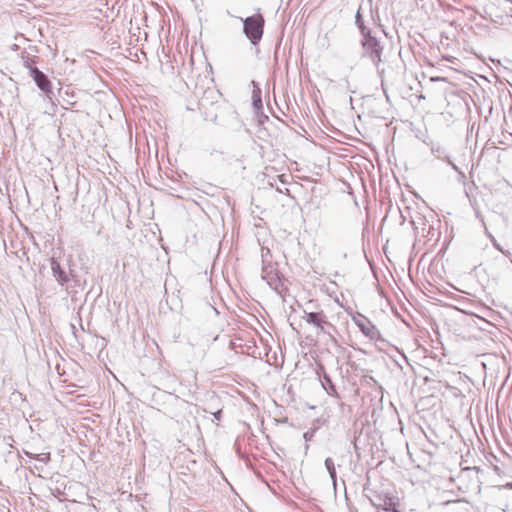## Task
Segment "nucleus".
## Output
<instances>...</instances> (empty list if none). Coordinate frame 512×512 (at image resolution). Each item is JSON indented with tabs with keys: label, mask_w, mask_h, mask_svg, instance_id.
Masks as SVG:
<instances>
[{
	"label": "nucleus",
	"mask_w": 512,
	"mask_h": 512,
	"mask_svg": "<svg viewBox=\"0 0 512 512\" xmlns=\"http://www.w3.org/2000/svg\"><path fill=\"white\" fill-rule=\"evenodd\" d=\"M243 22V32L249 39L252 45H257L263 36L264 32V17L257 13L246 18H240Z\"/></svg>",
	"instance_id": "nucleus-1"
},
{
	"label": "nucleus",
	"mask_w": 512,
	"mask_h": 512,
	"mask_svg": "<svg viewBox=\"0 0 512 512\" xmlns=\"http://www.w3.org/2000/svg\"><path fill=\"white\" fill-rule=\"evenodd\" d=\"M216 110L217 112L214 115L205 112V119L212 121L216 125L227 127H234L239 124L238 113L232 106L228 104L217 105Z\"/></svg>",
	"instance_id": "nucleus-2"
},
{
	"label": "nucleus",
	"mask_w": 512,
	"mask_h": 512,
	"mask_svg": "<svg viewBox=\"0 0 512 512\" xmlns=\"http://www.w3.org/2000/svg\"><path fill=\"white\" fill-rule=\"evenodd\" d=\"M361 45L364 50L363 56H368L378 71H380L379 65L382 61L381 55L383 52V47L381 46L380 42L376 39V37L372 36L371 33H368L363 36Z\"/></svg>",
	"instance_id": "nucleus-3"
},
{
	"label": "nucleus",
	"mask_w": 512,
	"mask_h": 512,
	"mask_svg": "<svg viewBox=\"0 0 512 512\" xmlns=\"http://www.w3.org/2000/svg\"><path fill=\"white\" fill-rule=\"evenodd\" d=\"M50 267L52 270L53 277L61 287H65L66 291L69 290V284L71 281H73L75 284L78 282L76 276L73 273V270L69 269V271L67 272L65 268L55 258L51 259Z\"/></svg>",
	"instance_id": "nucleus-4"
},
{
	"label": "nucleus",
	"mask_w": 512,
	"mask_h": 512,
	"mask_svg": "<svg viewBox=\"0 0 512 512\" xmlns=\"http://www.w3.org/2000/svg\"><path fill=\"white\" fill-rule=\"evenodd\" d=\"M303 319L314 325L321 333L331 335V331L335 330V326L332 325L328 320L323 311L320 312H307L304 311Z\"/></svg>",
	"instance_id": "nucleus-5"
},
{
	"label": "nucleus",
	"mask_w": 512,
	"mask_h": 512,
	"mask_svg": "<svg viewBox=\"0 0 512 512\" xmlns=\"http://www.w3.org/2000/svg\"><path fill=\"white\" fill-rule=\"evenodd\" d=\"M262 278L271 288H277L279 283V276L274 264H266V260H263Z\"/></svg>",
	"instance_id": "nucleus-6"
},
{
	"label": "nucleus",
	"mask_w": 512,
	"mask_h": 512,
	"mask_svg": "<svg viewBox=\"0 0 512 512\" xmlns=\"http://www.w3.org/2000/svg\"><path fill=\"white\" fill-rule=\"evenodd\" d=\"M32 79L36 83L37 87L43 91L48 97L52 93L51 81L42 71L39 69H32Z\"/></svg>",
	"instance_id": "nucleus-7"
},
{
	"label": "nucleus",
	"mask_w": 512,
	"mask_h": 512,
	"mask_svg": "<svg viewBox=\"0 0 512 512\" xmlns=\"http://www.w3.org/2000/svg\"><path fill=\"white\" fill-rule=\"evenodd\" d=\"M471 96L463 90H451L450 89V104H457L460 108H468V101Z\"/></svg>",
	"instance_id": "nucleus-8"
},
{
	"label": "nucleus",
	"mask_w": 512,
	"mask_h": 512,
	"mask_svg": "<svg viewBox=\"0 0 512 512\" xmlns=\"http://www.w3.org/2000/svg\"><path fill=\"white\" fill-rule=\"evenodd\" d=\"M357 326L361 330V332L371 340L378 339L380 336V332L375 325H373L370 321L367 320L364 322H357Z\"/></svg>",
	"instance_id": "nucleus-9"
},
{
	"label": "nucleus",
	"mask_w": 512,
	"mask_h": 512,
	"mask_svg": "<svg viewBox=\"0 0 512 512\" xmlns=\"http://www.w3.org/2000/svg\"><path fill=\"white\" fill-rule=\"evenodd\" d=\"M321 383L323 388L329 395L339 398L336 386L334 385L331 377L328 374L324 373L323 380L321 381Z\"/></svg>",
	"instance_id": "nucleus-10"
},
{
	"label": "nucleus",
	"mask_w": 512,
	"mask_h": 512,
	"mask_svg": "<svg viewBox=\"0 0 512 512\" xmlns=\"http://www.w3.org/2000/svg\"><path fill=\"white\" fill-rule=\"evenodd\" d=\"M253 84H254V89H253V93H252L253 106L258 111V110H261L263 107L262 99H261V90L259 87L256 86V84L254 82H253Z\"/></svg>",
	"instance_id": "nucleus-11"
},
{
	"label": "nucleus",
	"mask_w": 512,
	"mask_h": 512,
	"mask_svg": "<svg viewBox=\"0 0 512 512\" xmlns=\"http://www.w3.org/2000/svg\"><path fill=\"white\" fill-rule=\"evenodd\" d=\"M325 467L329 473V476L333 482L334 485H336V469H335V465H334V461L332 460V458L328 457L325 459Z\"/></svg>",
	"instance_id": "nucleus-12"
},
{
	"label": "nucleus",
	"mask_w": 512,
	"mask_h": 512,
	"mask_svg": "<svg viewBox=\"0 0 512 512\" xmlns=\"http://www.w3.org/2000/svg\"><path fill=\"white\" fill-rule=\"evenodd\" d=\"M447 247V241L446 238L443 241L442 248L439 251L438 258L435 260L433 264L434 269H438V266L441 265L442 270L444 271V254H445V248Z\"/></svg>",
	"instance_id": "nucleus-13"
},
{
	"label": "nucleus",
	"mask_w": 512,
	"mask_h": 512,
	"mask_svg": "<svg viewBox=\"0 0 512 512\" xmlns=\"http://www.w3.org/2000/svg\"><path fill=\"white\" fill-rule=\"evenodd\" d=\"M355 24L359 28L362 36H364V35H366L368 33H371L370 30L364 25V21H363V18H362V15H361L360 11H358L356 13Z\"/></svg>",
	"instance_id": "nucleus-14"
},
{
	"label": "nucleus",
	"mask_w": 512,
	"mask_h": 512,
	"mask_svg": "<svg viewBox=\"0 0 512 512\" xmlns=\"http://www.w3.org/2000/svg\"><path fill=\"white\" fill-rule=\"evenodd\" d=\"M36 60L34 57H26L24 58V67L29 70L30 76L32 75V69H38L35 66Z\"/></svg>",
	"instance_id": "nucleus-15"
},
{
	"label": "nucleus",
	"mask_w": 512,
	"mask_h": 512,
	"mask_svg": "<svg viewBox=\"0 0 512 512\" xmlns=\"http://www.w3.org/2000/svg\"><path fill=\"white\" fill-rule=\"evenodd\" d=\"M486 234L488 236V238L491 240L493 246L498 250L500 251L501 253L503 254H506V252L502 249V247L499 245V243L496 241L495 237L490 234L487 230H486Z\"/></svg>",
	"instance_id": "nucleus-16"
},
{
	"label": "nucleus",
	"mask_w": 512,
	"mask_h": 512,
	"mask_svg": "<svg viewBox=\"0 0 512 512\" xmlns=\"http://www.w3.org/2000/svg\"><path fill=\"white\" fill-rule=\"evenodd\" d=\"M383 508H384V510L390 511V512H392L393 509H396L395 504L391 498H387L384 500Z\"/></svg>",
	"instance_id": "nucleus-17"
},
{
	"label": "nucleus",
	"mask_w": 512,
	"mask_h": 512,
	"mask_svg": "<svg viewBox=\"0 0 512 512\" xmlns=\"http://www.w3.org/2000/svg\"><path fill=\"white\" fill-rule=\"evenodd\" d=\"M37 460L48 463L50 461V453H42L34 456Z\"/></svg>",
	"instance_id": "nucleus-18"
},
{
	"label": "nucleus",
	"mask_w": 512,
	"mask_h": 512,
	"mask_svg": "<svg viewBox=\"0 0 512 512\" xmlns=\"http://www.w3.org/2000/svg\"><path fill=\"white\" fill-rule=\"evenodd\" d=\"M450 396H453L455 398H460L461 392L459 389L450 386Z\"/></svg>",
	"instance_id": "nucleus-19"
},
{
	"label": "nucleus",
	"mask_w": 512,
	"mask_h": 512,
	"mask_svg": "<svg viewBox=\"0 0 512 512\" xmlns=\"http://www.w3.org/2000/svg\"><path fill=\"white\" fill-rule=\"evenodd\" d=\"M314 432L313 431H307L304 433L303 437L306 441H310L313 437Z\"/></svg>",
	"instance_id": "nucleus-20"
},
{
	"label": "nucleus",
	"mask_w": 512,
	"mask_h": 512,
	"mask_svg": "<svg viewBox=\"0 0 512 512\" xmlns=\"http://www.w3.org/2000/svg\"><path fill=\"white\" fill-rule=\"evenodd\" d=\"M430 80L431 81H447V78L446 77H441V76H431L430 77Z\"/></svg>",
	"instance_id": "nucleus-21"
},
{
	"label": "nucleus",
	"mask_w": 512,
	"mask_h": 512,
	"mask_svg": "<svg viewBox=\"0 0 512 512\" xmlns=\"http://www.w3.org/2000/svg\"><path fill=\"white\" fill-rule=\"evenodd\" d=\"M221 414H222L221 410H218V411L214 412L213 413L214 419L219 421L221 419Z\"/></svg>",
	"instance_id": "nucleus-22"
},
{
	"label": "nucleus",
	"mask_w": 512,
	"mask_h": 512,
	"mask_svg": "<svg viewBox=\"0 0 512 512\" xmlns=\"http://www.w3.org/2000/svg\"><path fill=\"white\" fill-rule=\"evenodd\" d=\"M4 441L6 442L7 445H9L10 447H12V442H14L13 438L11 436H8V437H5L4 438Z\"/></svg>",
	"instance_id": "nucleus-23"
},
{
	"label": "nucleus",
	"mask_w": 512,
	"mask_h": 512,
	"mask_svg": "<svg viewBox=\"0 0 512 512\" xmlns=\"http://www.w3.org/2000/svg\"><path fill=\"white\" fill-rule=\"evenodd\" d=\"M434 333L437 337V341L439 342V344L443 345L442 341L440 340V334H439L438 330H435Z\"/></svg>",
	"instance_id": "nucleus-24"
},
{
	"label": "nucleus",
	"mask_w": 512,
	"mask_h": 512,
	"mask_svg": "<svg viewBox=\"0 0 512 512\" xmlns=\"http://www.w3.org/2000/svg\"><path fill=\"white\" fill-rule=\"evenodd\" d=\"M270 253L269 249H266V252H264V248L262 249V258L265 260L266 255Z\"/></svg>",
	"instance_id": "nucleus-25"
},
{
	"label": "nucleus",
	"mask_w": 512,
	"mask_h": 512,
	"mask_svg": "<svg viewBox=\"0 0 512 512\" xmlns=\"http://www.w3.org/2000/svg\"><path fill=\"white\" fill-rule=\"evenodd\" d=\"M449 481H450V485H451V484H453L455 482V479L453 477H450Z\"/></svg>",
	"instance_id": "nucleus-26"
},
{
	"label": "nucleus",
	"mask_w": 512,
	"mask_h": 512,
	"mask_svg": "<svg viewBox=\"0 0 512 512\" xmlns=\"http://www.w3.org/2000/svg\"><path fill=\"white\" fill-rule=\"evenodd\" d=\"M449 165L452 166L453 169L457 170V167L454 164H452L451 161L449 162Z\"/></svg>",
	"instance_id": "nucleus-27"
},
{
	"label": "nucleus",
	"mask_w": 512,
	"mask_h": 512,
	"mask_svg": "<svg viewBox=\"0 0 512 512\" xmlns=\"http://www.w3.org/2000/svg\"><path fill=\"white\" fill-rule=\"evenodd\" d=\"M200 106H201L202 108H204V107H205L204 100H202V101L200 102Z\"/></svg>",
	"instance_id": "nucleus-28"
},
{
	"label": "nucleus",
	"mask_w": 512,
	"mask_h": 512,
	"mask_svg": "<svg viewBox=\"0 0 512 512\" xmlns=\"http://www.w3.org/2000/svg\"><path fill=\"white\" fill-rule=\"evenodd\" d=\"M449 63H450V64H453V63H454V60L452 59V57H450Z\"/></svg>",
	"instance_id": "nucleus-29"
},
{
	"label": "nucleus",
	"mask_w": 512,
	"mask_h": 512,
	"mask_svg": "<svg viewBox=\"0 0 512 512\" xmlns=\"http://www.w3.org/2000/svg\"><path fill=\"white\" fill-rule=\"evenodd\" d=\"M463 470H464V471H470V470H471V468L466 467V468H464Z\"/></svg>",
	"instance_id": "nucleus-30"
},
{
	"label": "nucleus",
	"mask_w": 512,
	"mask_h": 512,
	"mask_svg": "<svg viewBox=\"0 0 512 512\" xmlns=\"http://www.w3.org/2000/svg\"><path fill=\"white\" fill-rule=\"evenodd\" d=\"M392 512H399V510H397V509H393V510H392Z\"/></svg>",
	"instance_id": "nucleus-31"
}]
</instances>
